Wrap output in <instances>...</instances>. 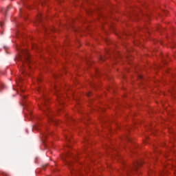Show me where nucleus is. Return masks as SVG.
Segmentation results:
<instances>
[{"mask_svg": "<svg viewBox=\"0 0 176 176\" xmlns=\"http://www.w3.org/2000/svg\"><path fill=\"white\" fill-rule=\"evenodd\" d=\"M21 52L23 56H24L25 59L21 62L20 71L22 74H26L27 75H28V72H27V71L30 69V64L31 63V60H30V54L28 53V51L24 50H21Z\"/></svg>", "mask_w": 176, "mask_h": 176, "instance_id": "1", "label": "nucleus"}, {"mask_svg": "<svg viewBox=\"0 0 176 176\" xmlns=\"http://www.w3.org/2000/svg\"><path fill=\"white\" fill-rule=\"evenodd\" d=\"M40 101L41 102V106H39V109L43 111L47 115V116H49V115L47 114V112H46V111H48V112H50V110H49V107H47V98L44 97L41 98Z\"/></svg>", "mask_w": 176, "mask_h": 176, "instance_id": "2", "label": "nucleus"}, {"mask_svg": "<svg viewBox=\"0 0 176 176\" xmlns=\"http://www.w3.org/2000/svg\"><path fill=\"white\" fill-rule=\"evenodd\" d=\"M58 102L59 104H62L61 100H60V98H58Z\"/></svg>", "mask_w": 176, "mask_h": 176, "instance_id": "3", "label": "nucleus"}, {"mask_svg": "<svg viewBox=\"0 0 176 176\" xmlns=\"http://www.w3.org/2000/svg\"><path fill=\"white\" fill-rule=\"evenodd\" d=\"M21 91H24V90H23V89L21 88Z\"/></svg>", "mask_w": 176, "mask_h": 176, "instance_id": "4", "label": "nucleus"}]
</instances>
